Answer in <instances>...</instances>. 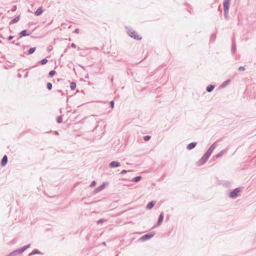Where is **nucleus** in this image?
Listing matches in <instances>:
<instances>
[{"label":"nucleus","instance_id":"nucleus-1","mask_svg":"<svg viewBox=\"0 0 256 256\" xmlns=\"http://www.w3.org/2000/svg\"><path fill=\"white\" fill-rule=\"evenodd\" d=\"M126 29L127 30V33L131 38L137 40H140L142 39V37L139 36L136 31H134L132 29L129 28L128 27H126Z\"/></svg>","mask_w":256,"mask_h":256},{"label":"nucleus","instance_id":"nucleus-2","mask_svg":"<svg viewBox=\"0 0 256 256\" xmlns=\"http://www.w3.org/2000/svg\"><path fill=\"white\" fill-rule=\"evenodd\" d=\"M242 190L241 188H236L230 192L228 196L231 198H236L240 195Z\"/></svg>","mask_w":256,"mask_h":256},{"label":"nucleus","instance_id":"nucleus-3","mask_svg":"<svg viewBox=\"0 0 256 256\" xmlns=\"http://www.w3.org/2000/svg\"><path fill=\"white\" fill-rule=\"evenodd\" d=\"M230 1V0H224L223 3L224 17L226 19L228 18Z\"/></svg>","mask_w":256,"mask_h":256},{"label":"nucleus","instance_id":"nucleus-4","mask_svg":"<svg viewBox=\"0 0 256 256\" xmlns=\"http://www.w3.org/2000/svg\"><path fill=\"white\" fill-rule=\"evenodd\" d=\"M155 234V232H151L148 233L144 236H142L141 238H140V240L144 242L147 240H148L152 238Z\"/></svg>","mask_w":256,"mask_h":256},{"label":"nucleus","instance_id":"nucleus-5","mask_svg":"<svg viewBox=\"0 0 256 256\" xmlns=\"http://www.w3.org/2000/svg\"><path fill=\"white\" fill-rule=\"evenodd\" d=\"M216 143L215 142L210 146L209 148L207 150V151L204 154L209 158L211 154H212V152L216 148Z\"/></svg>","mask_w":256,"mask_h":256},{"label":"nucleus","instance_id":"nucleus-6","mask_svg":"<svg viewBox=\"0 0 256 256\" xmlns=\"http://www.w3.org/2000/svg\"><path fill=\"white\" fill-rule=\"evenodd\" d=\"M208 156H205L204 154L198 162V166H202V165L204 164L206 162V161L208 160Z\"/></svg>","mask_w":256,"mask_h":256},{"label":"nucleus","instance_id":"nucleus-7","mask_svg":"<svg viewBox=\"0 0 256 256\" xmlns=\"http://www.w3.org/2000/svg\"><path fill=\"white\" fill-rule=\"evenodd\" d=\"M30 34L28 33L26 30H22L19 33V36L17 38V40H18L20 38H21L22 37L28 36Z\"/></svg>","mask_w":256,"mask_h":256},{"label":"nucleus","instance_id":"nucleus-8","mask_svg":"<svg viewBox=\"0 0 256 256\" xmlns=\"http://www.w3.org/2000/svg\"><path fill=\"white\" fill-rule=\"evenodd\" d=\"M120 164L116 161H112L109 164V166L111 168H116L119 167Z\"/></svg>","mask_w":256,"mask_h":256},{"label":"nucleus","instance_id":"nucleus-9","mask_svg":"<svg viewBox=\"0 0 256 256\" xmlns=\"http://www.w3.org/2000/svg\"><path fill=\"white\" fill-rule=\"evenodd\" d=\"M22 252L20 251V249L16 250L12 252H10L8 255L6 256H16L19 255L20 254H22Z\"/></svg>","mask_w":256,"mask_h":256},{"label":"nucleus","instance_id":"nucleus-10","mask_svg":"<svg viewBox=\"0 0 256 256\" xmlns=\"http://www.w3.org/2000/svg\"><path fill=\"white\" fill-rule=\"evenodd\" d=\"M8 162V158L6 155H4L2 158L0 162V165L2 166H5Z\"/></svg>","mask_w":256,"mask_h":256},{"label":"nucleus","instance_id":"nucleus-11","mask_svg":"<svg viewBox=\"0 0 256 256\" xmlns=\"http://www.w3.org/2000/svg\"><path fill=\"white\" fill-rule=\"evenodd\" d=\"M164 217V213L162 212L160 214L159 216L158 220L157 222V224H156V226H159L163 222Z\"/></svg>","mask_w":256,"mask_h":256},{"label":"nucleus","instance_id":"nucleus-12","mask_svg":"<svg viewBox=\"0 0 256 256\" xmlns=\"http://www.w3.org/2000/svg\"><path fill=\"white\" fill-rule=\"evenodd\" d=\"M156 202L155 201L150 202L146 206V210H151L155 205Z\"/></svg>","mask_w":256,"mask_h":256},{"label":"nucleus","instance_id":"nucleus-13","mask_svg":"<svg viewBox=\"0 0 256 256\" xmlns=\"http://www.w3.org/2000/svg\"><path fill=\"white\" fill-rule=\"evenodd\" d=\"M105 184L103 183L102 184L97 187L94 190V193H97L102 190L105 187Z\"/></svg>","mask_w":256,"mask_h":256},{"label":"nucleus","instance_id":"nucleus-14","mask_svg":"<svg viewBox=\"0 0 256 256\" xmlns=\"http://www.w3.org/2000/svg\"><path fill=\"white\" fill-rule=\"evenodd\" d=\"M197 143L196 142H192L189 144L187 146L186 148L188 150H191L195 148V146H196Z\"/></svg>","mask_w":256,"mask_h":256},{"label":"nucleus","instance_id":"nucleus-15","mask_svg":"<svg viewBox=\"0 0 256 256\" xmlns=\"http://www.w3.org/2000/svg\"><path fill=\"white\" fill-rule=\"evenodd\" d=\"M214 88H215L214 85L210 84V85L208 86H206V90L208 92H212L214 90Z\"/></svg>","mask_w":256,"mask_h":256},{"label":"nucleus","instance_id":"nucleus-16","mask_svg":"<svg viewBox=\"0 0 256 256\" xmlns=\"http://www.w3.org/2000/svg\"><path fill=\"white\" fill-rule=\"evenodd\" d=\"M20 16H16L14 18H13L10 22V24H13L17 22L20 20Z\"/></svg>","mask_w":256,"mask_h":256},{"label":"nucleus","instance_id":"nucleus-17","mask_svg":"<svg viewBox=\"0 0 256 256\" xmlns=\"http://www.w3.org/2000/svg\"><path fill=\"white\" fill-rule=\"evenodd\" d=\"M42 13V8H38L34 12L35 16H40Z\"/></svg>","mask_w":256,"mask_h":256},{"label":"nucleus","instance_id":"nucleus-18","mask_svg":"<svg viewBox=\"0 0 256 256\" xmlns=\"http://www.w3.org/2000/svg\"><path fill=\"white\" fill-rule=\"evenodd\" d=\"M41 254V252L39 250H38L37 249H34L32 251V252H31L29 254L28 256H32V255H34L36 254Z\"/></svg>","mask_w":256,"mask_h":256},{"label":"nucleus","instance_id":"nucleus-19","mask_svg":"<svg viewBox=\"0 0 256 256\" xmlns=\"http://www.w3.org/2000/svg\"><path fill=\"white\" fill-rule=\"evenodd\" d=\"M230 82V80H226L225 82H224L221 85H220V87L222 88H224V87H226V86H227Z\"/></svg>","mask_w":256,"mask_h":256},{"label":"nucleus","instance_id":"nucleus-20","mask_svg":"<svg viewBox=\"0 0 256 256\" xmlns=\"http://www.w3.org/2000/svg\"><path fill=\"white\" fill-rule=\"evenodd\" d=\"M36 50V47L30 48L28 50L27 54L28 55H30V54H32L35 52Z\"/></svg>","mask_w":256,"mask_h":256},{"label":"nucleus","instance_id":"nucleus-21","mask_svg":"<svg viewBox=\"0 0 256 256\" xmlns=\"http://www.w3.org/2000/svg\"><path fill=\"white\" fill-rule=\"evenodd\" d=\"M30 247V244H26V245L20 248V251L22 252V253Z\"/></svg>","mask_w":256,"mask_h":256},{"label":"nucleus","instance_id":"nucleus-22","mask_svg":"<svg viewBox=\"0 0 256 256\" xmlns=\"http://www.w3.org/2000/svg\"><path fill=\"white\" fill-rule=\"evenodd\" d=\"M142 177L141 176H138L134 178L132 180V182H138L140 181L142 179Z\"/></svg>","mask_w":256,"mask_h":256},{"label":"nucleus","instance_id":"nucleus-23","mask_svg":"<svg viewBox=\"0 0 256 256\" xmlns=\"http://www.w3.org/2000/svg\"><path fill=\"white\" fill-rule=\"evenodd\" d=\"M236 50V44L235 42H234L232 44V54H234L235 51Z\"/></svg>","mask_w":256,"mask_h":256},{"label":"nucleus","instance_id":"nucleus-24","mask_svg":"<svg viewBox=\"0 0 256 256\" xmlns=\"http://www.w3.org/2000/svg\"><path fill=\"white\" fill-rule=\"evenodd\" d=\"M70 88H71L72 90H75L76 88V83L75 82H70Z\"/></svg>","mask_w":256,"mask_h":256},{"label":"nucleus","instance_id":"nucleus-25","mask_svg":"<svg viewBox=\"0 0 256 256\" xmlns=\"http://www.w3.org/2000/svg\"><path fill=\"white\" fill-rule=\"evenodd\" d=\"M48 62V60L46 58H44L39 62V64H40L42 65H44L46 64Z\"/></svg>","mask_w":256,"mask_h":256},{"label":"nucleus","instance_id":"nucleus-26","mask_svg":"<svg viewBox=\"0 0 256 256\" xmlns=\"http://www.w3.org/2000/svg\"><path fill=\"white\" fill-rule=\"evenodd\" d=\"M56 72L55 70H52L51 71H50L48 73V76L50 78L52 77L55 74H56Z\"/></svg>","mask_w":256,"mask_h":256},{"label":"nucleus","instance_id":"nucleus-27","mask_svg":"<svg viewBox=\"0 0 256 256\" xmlns=\"http://www.w3.org/2000/svg\"><path fill=\"white\" fill-rule=\"evenodd\" d=\"M52 84L48 82L46 84V88L48 89V90H50L52 89Z\"/></svg>","mask_w":256,"mask_h":256},{"label":"nucleus","instance_id":"nucleus-28","mask_svg":"<svg viewBox=\"0 0 256 256\" xmlns=\"http://www.w3.org/2000/svg\"><path fill=\"white\" fill-rule=\"evenodd\" d=\"M224 154V150H221L218 154H216L215 156V157L216 158H218L220 157L221 156H222Z\"/></svg>","mask_w":256,"mask_h":256},{"label":"nucleus","instance_id":"nucleus-29","mask_svg":"<svg viewBox=\"0 0 256 256\" xmlns=\"http://www.w3.org/2000/svg\"><path fill=\"white\" fill-rule=\"evenodd\" d=\"M56 122L60 124L62 122V118L61 116L57 117Z\"/></svg>","mask_w":256,"mask_h":256},{"label":"nucleus","instance_id":"nucleus-30","mask_svg":"<svg viewBox=\"0 0 256 256\" xmlns=\"http://www.w3.org/2000/svg\"><path fill=\"white\" fill-rule=\"evenodd\" d=\"M150 138H151V136H145L144 137V140L145 141L148 142L150 139Z\"/></svg>","mask_w":256,"mask_h":256},{"label":"nucleus","instance_id":"nucleus-31","mask_svg":"<svg viewBox=\"0 0 256 256\" xmlns=\"http://www.w3.org/2000/svg\"><path fill=\"white\" fill-rule=\"evenodd\" d=\"M216 38V36L215 34H212L211 37H210V41L211 42L214 41Z\"/></svg>","mask_w":256,"mask_h":256},{"label":"nucleus","instance_id":"nucleus-32","mask_svg":"<svg viewBox=\"0 0 256 256\" xmlns=\"http://www.w3.org/2000/svg\"><path fill=\"white\" fill-rule=\"evenodd\" d=\"M246 70L245 68L243 66H240L238 68V71H244Z\"/></svg>","mask_w":256,"mask_h":256},{"label":"nucleus","instance_id":"nucleus-33","mask_svg":"<svg viewBox=\"0 0 256 256\" xmlns=\"http://www.w3.org/2000/svg\"><path fill=\"white\" fill-rule=\"evenodd\" d=\"M130 172V170H124L120 172V174L122 175H124V174H126L127 172Z\"/></svg>","mask_w":256,"mask_h":256},{"label":"nucleus","instance_id":"nucleus-34","mask_svg":"<svg viewBox=\"0 0 256 256\" xmlns=\"http://www.w3.org/2000/svg\"><path fill=\"white\" fill-rule=\"evenodd\" d=\"M114 102L113 100H112L110 102V106L112 108L114 107Z\"/></svg>","mask_w":256,"mask_h":256},{"label":"nucleus","instance_id":"nucleus-35","mask_svg":"<svg viewBox=\"0 0 256 256\" xmlns=\"http://www.w3.org/2000/svg\"><path fill=\"white\" fill-rule=\"evenodd\" d=\"M104 221V219H103V218H101V219L99 220L98 221L97 223H98V224H100L102 223Z\"/></svg>","mask_w":256,"mask_h":256},{"label":"nucleus","instance_id":"nucleus-36","mask_svg":"<svg viewBox=\"0 0 256 256\" xmlns=\"http://www.w3.org/2000/svg\"><path fill=\"white\" fill-rule=\"evenodd\" d=\"M96 184V182L95 181H93L91 183V184L90 185V187H94V186H95Z\"/></svg>","mask_w":256,"mask_h":256},{"label":"nucleus","instance_id":"nucleus-37","mask_svg":"<svg viewBox=\"0 0 256 256\" xmlns=\"http://www.w3.org/2000/svg\"><path fill=\"white\" fill-rule=\"evenodd\" d=\"M16 10V6H13V7H12V12H14V11Z\"/></svg>","mask_w":256,"mask_h":256},{"label":"nucleus","instance_id":"nucleus-38","mask_svg":"<svg viewBox=\"0 0 256 256\" xmlns=\"http://www.w3.org/2000/svg\"><path fill=\"white\" fill-rule=\"evenodd\" d=\"M13 38H14V36H9L8 38V40H12Z\"/></svg>","mask_w":256,"mask_h":256},{"label":"nucleus","instance_id":"nucleus-39","mask_svg":"<svg viewBox=\"0 0 256 256\" xmlns=\"http://www.w3.org/2000/svg\"><path fill=\"white\" fill-rule=\"evenodd\" d=\"M76 34H78L79 32H80V30L78 28H76L75 30H74V32Z\"/></svg>","mask_w":256,"mask_h":256},{"label":"nucleus","instance_id":"nucleus-40","mask_svg":"<svg viewBox=\"0 0 256 256\" xmlns=\"http://www.w3.org/2000/svg\"><path fill=\"white\" fill-rule=\"evenodd\" d=\"M71 46L72 48H76V45L75 44L72 43V44H71Z\"/></svg>","mask_w":256,"mask_h":256},{"label":"nucleus","instance_id":"nucleus-41","mask_svg":"<svg viewBox=\"0 0 256 256\" xmlns=\"http://www.w3.org/2000/svg\"><path fill=\"white\" fill-rule=\"evenodd\" d=\"M58 92H59V93H60L62 94V95H63L64 94V92H62V90H58Z\"/></svg>","mask_w":256,"mask_h":256},{"label":"nucleus","instance_id":"nucleus-42","mask_svg":"<svg viewBox=\"0 0 256 256\" xmlns=\"http://www.w3.org/2000/svg\"><path fill=\"white\" fill-rule=\"evenodd\" d=\"M102 244L104 246H106V244L105 242H103Z\"/></svg>","mask_w":256,"mask_h":256},{"label":"nucleus","instance_id":"nucleus-43","mask_svg":"<svg viewBox=\"0 0 256 256\" xmlns=\"http://www.w3.org/2000/svg\"><path fill=\"white\" fill-rule=\"evenodd\" d=\"M55 134H58V132L57 131H56V132H55Z\"/></svg>","mask_w":256,"mask_h":256},{"label":"nucleus","instance_id":"nucleus-44","mask_svg":"<svg viewBox=\"0 0 256 256\" xmlns=\"http://www.w3.org/2000/svg\"><path fill=\"white\" fill-rule=\"evenodd\" d=\"M18 76H19L20 77V76H21V75H20V74H18Z\"/></svg>","mask_w":256,"mask_h":256},{"label":"nucleus","instance_id":"nucleus-45","mask_svg":"<svg viewBox=\"0 0 256 256\" xmlns=\"http://www.w3.org/2000/svg\"><path fill=\"white\" fill-rule=\"evenodd\" d=\"M1 42H1V40H0V43H1Z\"/></svg>","mask_w":256,"mask_h":256}]
</instances>
